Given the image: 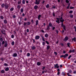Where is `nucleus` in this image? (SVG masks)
<instances>
[{
  "label": "nucleus",
  "instance_id": "c85d7f7f",
  "mask_svg": "<svg viewBox=\"0 0 76 76\" xmlns=\"http://www.w3.org/2000/svg\"><path fill=\"white\" fill-rule=\"evenodd\" d=\"M46 8H49V4H48L46 6Z\"/></svg>",
  "mask_w": 76,
  "mask_h": 76
},
{
  "label": "nucleus",
  "instance_id": "774afa93",
  "mask_svg": "<svg viewBox=\"0 0 76 76\" xmlns=\"http://www.w3.org/2000/svg\"><path fill=\"white\" fill-rule=\"evenodd\" d=\"M60 44L62 45V46H63L64 45L63 43H61Z\"/></svg>",
  "mask_w": 76,
  "mask_h": 76
},
{
  "label": "nucleus",
  "instance_id": "0e129e2a",
  "mask_svg": "<svg viewBox=\"0 0 76 76\" xmlns=\"http://www.w3.org/2000/svg\"><path fill=\"white\" fill-rule=\"evenodd\" d=\"M22 16H25V14L24 13H23L22 14Z\"/></svg>",
  "mask_w": 76,
  "mask_h": 76
},
{
  "label": "nucleus",
  "instance_id": "aec40b11",
  "mask_svg": "<svg viewBox=\"0 0 76 76\" xmlns=\"http://www.w3.org/2000/svg\"><path fill=\"white\" fill-rule=\"evenodd\" d=\"M41 15H39L38 16V19L39 20H40V18H41Z\"/></svg>",
  "mask_w": 76,
  "mask_h": 76
},
{
  "label": "nucleus",
  "instance_id": "f257e3e1",
  "mask_svg": "<svg viewBox=\"0 0 76 76\" xmlns=\"http://www.w3.org/2000/svg\"><path fill=\"white\" fill-rule=\"evenodd\" d=\"M31 25V23L29 21L24 23V26H26V25Z\"/></svg>",
  "mask_w": 76,
  "mask_h": 76
},
{
  "label": "nucleus",
  "instance_id": "4d7b16f0",
  "mask_svg": "<svg viewBox=\"0 0 76 76\" xmlns=\"http://www.w3.org/2000/svg\"><path fill=\"white\" fill-rule=\"evenodd\" d=\"M69 73H72V71L71 70H69Z\"/></svg>",
  "mask_w": 76,
  "mask_h": 76
},
{
  "label": "nucleus",
  "instance_id": "79ce46f5",
  "mask_svg": "<svg viewBox=\"0 0 76 76\" xmlns=\"http://www.w3.org/2000/svg\"><path fill=\"white\" fill-rule=\"evenodd\" d=\"M42 38L43 41H45V40L44 39V37H42Z\"/></svg>",
  "mask_w": 76,
  "mask_h": 76
},
{
  "label": "nucleus",
  "instance_id": "f704fd0d",
  "mask_svg": "<svg viewBox=\"0 0 76 76\" xmlns=\"http://www.w3.org/2000/svg\"><path fill=\"white\" fill-rule=\"evenodd\" d=\"M67 45L68 47H70V43H68L67 44Z\"/></svg>",
  "mask_w": 76,
  "mask_h": 76
},
{
  "label": "nucleus",
  "instance_id": "5701e85b",
  "mask_svg": "<svg viewBox=\"0 0 76 76\" xmlns=\"http://www.w3.org/2000/svg\"><path fill=\"white\" fill-rule=\"evenodd\" d=\"M36 48V47L35 46H33L32 48V50H35Z\"/></svg>",
  "mask_w": 76,
  "mask_h": 76
},
{
  "label": "nucleus",
  "instance_id": "7c9ffc66",
  "mask_svg": "<svg viewBox=\"0 0 76 76\" xmlns=\"http://www.w3.org/2000/svg\"><path fill=\"white\" fill-rule=\"evenodd\" d=\"M4 23H7V20H4Z\"/></svg>",
  "mask_w": 76,
  "mask_h": 76
},
{
  "label": "nucleus",
  "instance_id": "c756f323",
  "mask_svg": "<svg viewBox=\"0 0 76 76\" xmlns=\"http://www.w3.org/2000/svg\"><path fill=\"white\" fill-rule=\"evenodd\" d=\"M27 56L28 57H29L30 56V53H28L27 54Z\"/></svg>",
  "mask_w": 76,
  "mask_h": 76
},
{
  "label": "nucleus",
  "instance_id": "4468645a",
  "mask_svg": "<svg viewBox=\"0 0 76 76\" xmlns=\"http://www.w3.org/2000/svg\"><path fill=\"white\" fill-rule=\"evenodd\" d=\"M5 44L4 45L5 47H7V41L5 42Z\"/></svg>",
  "mask_w": 76,
  "mask_h": 76
},
{
  "label": "nucleus",
  "instance_id": "37998d69",
  "mask_svg": "<svg viewBox=\"0 0 76 76\" xmlns=\"http://www.w3.org/2000/svg\"><path fill=\"white\" fill-rule=\"evenodd\" d=\"M12 17L13 18H16V16L15 15H14L12 16Z\"/></svg>",
  "mask_w": 76,
  "mask_h": 76
},
{
  "label": "nucleus",
  "instance_id": "f8f14e48",
  "mask_svg": "<svg viewBox=\"0 0 76 76\" xmlns=\"http://www.w3.org/2000/svg\"><path fill=\"white\" fill-rule=\"evenodd\" d=\"M45 36L46 38H48V34H45Z\"/></svg>",
  "mask_w": 76,
  "mask_h": 76
},
{
  "label": "nucleus",
  "instance_id": "393cba45",
  "mask_svg": "<svg viewBox=\"0 0 76 76\" xmlns=\"http://www.w3.org/2000/svg\"><path fill=\"white\" fill-rule=\"evenodd\" d=\"M47 50H49L50 49V46L48 45L47 48Z\"/></svg>",
  "mask_w": 76,
  "mask_h": 76
},
{
  "label": "nucleus",
  "instance_id": "338daca9",
  "mask_svg": "<svg viewBox=\"0 0 76 76\" xmlns=\"http://www.w3.org/2000/svg\"><path fill=\"white\" fill-rule=\"evenodd\" d=\"M41 31H42V32H43V33L45 32L43 30H42Z\"/></svg>",
  "mask_w": 76,
  "mask_h": 76
},
{
  "label": "nucleus",
  "instance_id": "69168bd1",
  "mask_svg": "<svg viewBox=\"0 0 76 76\" xmlns=\"http://www.w3.org/2000/svg\"><path fill=\"white\" fill-rule=\"evenodd\" d=\"M57 70L58 72H60V69H58Z\"/></svg>",
  "mask_w": 76,
  "mask_h": 76
},
{
  "label": "nucleus",
  "instance_id": "a19ab883",
  "mask_svg": "<svg viewBox=\"0 0 76 76\" xmlns=\"http://www.w3.org/2000/svg\"><path fill=\"white\" fill-rule=\"evenodd\" d=\"M0 18L1 19H4V17L1 16L0 17Z\"/></svg>",
  "mask_w": 76,
  "mask_h": 76
},
{
  "label": "nucleus",
  "instance_id": "e433bc0d",
  "mask_svg": "<svg viewBox=\"0 0 76 76\" xmlns=\"http://www.w3.org/2000/svg\"><path fill=\"white\" fill-rule=\"evenodd\" d=\"M14 9V8H12L10 9V10H11V11H13Z\"/></svg>",
  "mask_w": 76,
  "mask_h": 76
},
{
  "label": "nucleus",
  "instance_id": "9d476101",
  "mask_svg": "<svg viewBox=\"0 0 76 76\" xmlns=\"http://www.w3.org/2000/svg\"><path fill=\"white\" fill-rule=\"evenodd\" d=\"M68 37H66L64 39V41H67V40H68Z\"/></svg>",
  "mask_w": 76,
  "mask_h": 76
},
{
  "label": "nucleus",
  "instance_id": "5fc2aeb1",
  "mask_svg": "<svg viewBox=\"0 0 76 76\" xmlns=\"http://www.w3.org/2000/svg\"><path fill=\"white\" fill-rule=\"evenodd\" d=\"M70 51H72V53H74L75 52V50H70Z\"/></svg>",
  "mask_w": 76,
  "mask_h": 76
},
{
  "label": "nucleus",
  "instance_id": "f3484780",
  "mask_svg": "<svg viewBox=\"0 0 76 76\" xmlns=\"http://www.w3.org/2000/svg\"><path fill=\"white\" fill-rule=\"evenodd\" d=\"M36 25H38V20H37L36 22Z\"/></svg>",
  "mask_w": 76,
  "mask_h": 76
},
{
  "label": "nucleus",
  "instance_id": "4c0bfd02",
  "mask_svg": "<svg viewBox=\"0 0 76 76\" xmlns=\"http://www.w3.org/2000/svg\"><path fill=\"white\" fill-rule=\"evenodd\" d=\"M69 13H73V11L71 10V11H69Z\"/></svg>",
  "mask_w": 76,
  "mask_h": 76
},
{
  "label": "nucleus",
  "instance_id": "6ab92c4d",
  "mask_svg": "<svg viewBox=\"0 0 76 76\" xmlns=\"http://www.w3.org/2000/svg\"><path fill=\"white\" fill-rule=\"evenodd\" d=\"M34 8L35 9H37L38 8V6L37 5H36L34 6Z\"/></svg>",
  "mask_w": 76,
  "mask_h": 76
},
{
  "label": "nucleus",
  "instance_id": "bb28decb",
  "mask_svg": "<svg viewBox=\"0 0 76 76\" xmlns=\"http://www.w3.org/2000/svg\"><path fill=\"white\" fill-rule=\"evenodd\" d=\"M14 44H15V42L14 41L12 42V45H14Z\"/></svg>",
  "mask_w": 76,
  "mask_h": 76
},
{
  "label": "nucleus",
  "instance_id": "603ef678",
  "mask_svg": "<svg viewBox=\"0 0 76 76\" xmlns=\"http://www.w3.org/2000/svg\"><path fill=\"white\" fill-rule=\"evenodd\" d=\"M70 9H74V7H70Z\"/></svg>",
  "mask_w": 76,
  "mask_h": 76
},
{
  "label": "nucleus",
  "instance_id": "864d4df0",
  "mask_svg": "<svg viewBox=\"0 0 76 76\" xmlns=\"http://www.w3.org/2000/svg\"><path fill=\"white\" fill-rule=\"evenodd\" d=\"M1 60H2V61H4V58H1Z\"/></svg>",
  "mask_w": 76,
  "mask_h": 76
},
{
  "label": "nucleus",
  "instance_id": "412c9836",
  "mask_svg": "<svg viewBox=\"0 0 76 76\" xmlns=\"http://www.w3.org/2000/svg\"><path fill=\"white\" fill-rule=\"evenodd\" d=\"M49 26V27H50V26H52V24H51V23H49V26Z\"/></svg>",
  "mask_w": 76,
  "mask_h": 76
},
{
  "label": "nucleus",
  "instance_id": "bf43d9fd",
  "mask_svg": "<svg viewBox=\"0 0 76 76\" xmlns=\"http://www.w3.org/2000/svg\"><path fill=\"white\" fill-rule=\"evenodd\" d=\"M42 45H45V42H43Z\"/></svg>",
  "mask_w": 76,
  "mask_h": 76
},
{
  "label": "nucleus",
  "instance_id": "c03bdc74",
  "mask_svg": "<svg viewBox=\"0 0 76 76\" xmlns=\"http://www.w3.org/2000/svg\"><path fill=\"white\" fill-rule=\"evenodd\" d=\"M54 54H55V55H57V53L56 52H54Z\"/></svg>",
  "mask_w": 76,
  "mask_h": 76
},
{
  "label": "nucleus",
  "instance_id": "423d86ee",
  "mask_svg": "<svg viewBox=\"0 0 76 76\" xmlns=\"http://www.w3.org/2000/svg\"><path fill=\"white\" fill-rule=\"evenodd\" d=\"M54 68L58 69L59 68V66L58 65V64H56L54 65Z\"/></svg>",
  "mask_w": 76,
  "mask_h": 76
},
{
  "label": "nucleus",
  "instance_id": "a211bd4d",
  "mask_svg": "<svg viewBox=\"0 0 76 76\" xmlns=\"http://www.w3.org/2000/svg\"><path fill=\"white\" fill-rule=\"evenodd\" d=\"M37 64L38 66H40L41 65V63L39 62H38L37 63Z\"/></svg>",
  "mask_w": 76,
  "mask_h": 76
},
{
  "label": "nucleus",
  "instance_id": "0eeeda50",
  "mask_svg": "<svg viewBox=\"0 0 76 76\" xmlns=\"http://www.w3.org/2000/svg\"><path fill=\"white\" fill-rule=\"evenodd\" d=\"M57 20H56V22L58 23H60V18H57Z\"/></svg>",
  "mask_w": 76,
  "mask_h": 76
},
{
  "label": "nucleus",
  "instance_id": "6e6552de",
  "mask_svg": "<svg viewBox=\"0 0 76 76\" xmlns=\"http://www.w3.org/2000/svg\"><path fill=\"white\" fill-rule=\"evenodd\" d=\"M40 37L39 36H36L35 37V39H39Z\"/></svg>",
  "mask_w": 76,
  "mask_h": 76
},
{
  "label": "nucleus",
  "instance_id": "c9c22d12",
  "mask_svg": "<svg viewBox=\"0 0 76 76\" xmlns=\"http://www.w3.org/2000/svg\"><path fill=\"white\" fill-rule=\"evenodd\" d=\"M66 2L67 3H69V1L68 0H66Z\"/></svg>",
  "mask_w": 76,
  "mask_h": 76
},
{
  "label": "nucleus",
  "instance_id": "a18cd8bd",
  "mask_svg": "<svg viewBox=\"0 0 76 76\" xmlns=\"http://www.w3.org/2000/svg\"><path fill=\"white\" fill-rule=\"evenodd\" d=\"M72 57V55H70V56L68 57V59H70V57Z\"/></svg>",
  "mask_w": 76,
  "mask_h": 76
},
{
  "label": "nucleus",
  "instance_id": "8fccbe9b",
  "mask_svg": "<svg viewBox=\"0 0 76 76\" xmlns=\"http://www.w3.org/2000/svg\"><path fill=\"white\" fill-rule=\"evenodd\" d=\"M45 67L44 66L42 68V70H44V69H45Z\"/></svg>",
  "mask_w": 76,
  "mask_h": 76
},
{
  "label": "nucleus",
  "instance_id": "2f4dec72",
  "mask_svg": "<svg viewBox=\"0 0 76 76\" xmlns=\"http://www.w3.org/2000/svg\"><path fill=\"white\" fill-rule=\"evenodd\" d=\"M70 17L71 18H73V15H70Z\"/></svg>",
  "mask_w": 76,
  "mask_h": 76
},
{
  "label": "nucleus",
  "instance_id": "4be33fe9",
  "mask_svg": "<svg viewBox=\"0 0 76 76\" xmlns=\"http://www.w3.org/2000/svg\"><path fill=\"white\" fill-rule=\"evenodd\" d=\"M9 70V69L8 67L6 68L5 69V71H8Z\"/></svg>",
  "mask_w": 76,
  "mask_h": 76
},
{
  "label": "nucleus",
  "instance_id": "de8ad7c7",
  "mask_svg": "<svg viewBox=\"0 0 76 76\" xmlns=\"http://www.w3.org/2000/svg\"><path fill=\"white\" fill-rule=\"evenodd\" d=\"M20 3H21V1H20L18 2V4H20Z\"/></svg>",
  "mask_w": 76,
  "mask_h": 76
},
{
  "label": "nucleus",
  "instance_id": "6e6d98bb",
  "mask_svg": "<svg viewBox=\"0 0 76 76\" xmlns=\"http://www.w3.org/2000/svg\"><path fill=\"white\" fill-rule=\"evenodd\" d=\"M4 44V41H3L2 42V45H3V44Z\"/></svg>",
  "mask_w": 76,
  "mask_h": 76
},
{
  "label": "nucleus",
  "instance_id": "cd10ccee",
  "mask_svg": "<svg viewBox=\"0 0 76 76\" xmlns=\"http://www.w3.org/2000/svg\"><path fill=\"white\" fill-rule=\"evenodd\" d=\"M72 41H74L75 42V41H76V38L74 37V38H73Z\"/></svg>",
  "mask_w": 76,
  "mask_h": 76
},
{
  "label": "nucleus",
  "instance_id": "b1692460",
  "mask_svg": "<svg viewBox=\"0 0 76 76\" xmlns=\"http://www.w3.org/2000/svg\"><path fill=\"white\" fill-rule=\"evenodd\" d=\"M4 6H5V5H4V4H2L1 5L2 7H4Z\"/></svg>",
  "mask_w": 76,
  "mask_h": 76
},
{
  "label": "nucleus",
  "instance_id": "e2e57ef3",
  "mask_svg": "<svg viewBox=\"0 0 76 76\" xmlns=\"http://www.w3.org/2000/svg\"><path fill=\"white\" fill-rule=\"evenodd\" d=\"M31 22H32V23H34V20H31Z\"/></svg>",
  "mask_w": 76,
  "mask_h": 76
},
{
  "label": "nucleus",
  "instance_id": "dca6fc26",
  "mask_svg": "<svg viewBox=\"0 0 76 76\" xmlns=\"http://www.w3.org/2000/svg\"><path fill=\"white\" fill-rule=\"evenodd\" d=\"M20 12H21V13H23V8L21 9Z\"/></svg>",
  "mask_w": 76,
  "mask_h": 76
},
{
  "label": "nucleus",
  "instance_id": "ea45409f",
  "mask_svg": "<svg viewBox=\"0 0 76 76\" xmlns=\"http://www.w3.org/2000/svg\"><path fill=\"white\" fill-rule=\"evenodd\" d=\"M46 42L47 44H48V45H49V42L48 41H46Z\"/></svg>",
  "mask_w": 76,
  "mask_h": 76
},
{
  "label": "nucleus",
  "instance_id": "39448f33",
  "mask_svg": "<svg viewBox=\"0 0 76 76\" xmlns=\"http://www.w3.org/2000/svg\"><path fill=\"white\" fill-rule=\"evenodd\" d=\"M60 20L61 22H62V23H63L64 20L63 19V17H61L60 18Z\"/></svg>",
  "mask_w": 76,
  "mask_h": 76
},
{
  "label": "nucleus",
  "instance_id": "58836bf2",
  "mask_svg": "<svg viewBox=\"0 0 76 76\" xmlns=\"http://www.w3.org/2000/svg\"><path fill=\"white\" fill-rule=\"evenodd\" d=\"M62 74L63 76H64L66 75V74H65V73L63 72L62 73Z\"/></svg>",
  "mask_w": 76,
  "mask_h": 76
},
{
  "label": "nucleus",
  "instance_id": "a878e982",
  "mask_svg": "<svg viewBox=\"0 0 76 76\" xmlns=\"http://www.w3.org/2000/svg\"><path fill=\"white\" fill-rule=\"evenodd\" d=\"M1 72L2 73H4V70H2L1 71Z\"/></svg>",
  "mask_w": 76,
  "mask_h": 76
},
{
  "label": "nucleus",
  "instance_id": "052dcab7",
  "mask_svg": "<svg viewBox=\"0 0 76 76\" xmlns=\"http://www.w3.org/2000/svg\"><path fill=\"white\" fill-rule=\"evenodd\" d=\"M29 29H27V32H29Z\"/></svg>",
  "mask_w": 76,
  "mask_h": 76
},
{
  "label": "nucleus",
  "instance_id": "ddd939ff",
  "mask_svg": "<svg viewBox=\"0 0 76 76\" xmlns=\"http://www.w3.org/2000/svg\"><path fill=\"white\" fill-rule=\"evenodd\" d=\"M50 29V27L49 26H48L46 29V30H47V31H49Z\"/></svg>",
  "mask_w": 76,
  "mask_h": 76
},
{
  "label": "nucleus",
  "instance_id": "7ed1b4c3",
  "mask_svg": "<svg viewBox=\"0 0 76 76\" xmlns=\"http://www.w3.org/2000/svg\"><path fill=\"white\" fill-rule=\"evenodd\" d=\"M40 0H36V2H35V4H39V3L40 2Z\"/></svg>",
  "mask_w": 76,
  "mask_h": 76
},
{
  "label": "nucleus",
  "instance_id": "3c124183",
  "mask_svg": "<svg viewBox=\"0 0 76 76\" xmlns=\"http://www.w3.org/2000/svg\"><path fill=\"white\" fill-rule=\"evenodd\" d=\"M60 72H58L57 73V75H59L60 74Z\"/></svg>",
  "mask_w": 76,
  "mask_h": 76
},
{
  "label": "nucleus",
  "instance_id": "72a5a7b5",
  "mask_svg": "<svg viewBox=\"0 0 76 76\" xmlns=\"http://www.w3.org/2000/svg\"><path fill=\"white\" fill-rule=\"evenodd\" d=\"M22 3L23 4H25V1H24V0H23L22 1Z\"/></svg>",
  "mask_w": 76,
  "mask_h": 76
},
{
  "label": "nucleus",
  "instance_id": "09e8293b",
  "mask_svg": "<svg viewBox=\"0 0 76 76\" xmlns=\"http://www.w3.org/2000/svg\"><path fill=\"white\" fill-rule=\"evenodd\" d=\"M11 38H14V35H12Z\"/></svg>",
  "mask_w": 76,
  "mask_h": 76
},
{
  "label": "nucleus",
  "instance_id": "9b49d317",
  "mask_svg": "<svg viewBox=\"0 0 76 76\" xmlns=\"http://www.w3.org/2000/svg\"><path fill=\"white\" fill-rule=\"evenodd\" d=\"M17 54L16 53H14L13 54V57H17Z\"/></svg>",
  "mask_w": 76,
  "mask_h": 76
},
{
  "label": "nucleus",
  "instance_id": "f03ea898",
  "mask_svg": "<svg viewBox=\"0 0 76 76\" xmlns=\"http://www.w3.org/2000/svg\"><path fill=\"white\" fill-rule=\"evenodd\" d=\"M68 54H66L65 55H61L60 56V57H64V58H66V57H67L68 56Z\"/></svg>",
  "mask_w": 76,
  "mask_h": 76
},
{
  "label": "nucleus",
  "instance_id": "680f3d73",
  "mask_svg": "<svg viewBox=\"0 0 76 76\" xmlns=\"http://www.w3.org/2000/svg\"><path fill=\"white\" fill-rule=\"evenodd\" d=\"M0 40L1 41H3V38H0Z\"/></svg>",
  "mask_w": 76,
  "mask_h": 76
},
{
  "label": "nucleus",
  "instance_id": "473e14b6",
  "mask_svg": "<svg viewBox=\"0 0 76 76\" xmlns=\"http://www.w3.org/2000/svg\"><path fill=\"white\" fill-rule=\"evenodd\" d=\"M20 7V6L19 5H18L17 6V8L18 9H19Z\"/></svg>",
  "mask_w": 76,
  "mask_h": 76
},
{
  "label": "nucleus",
  "instance_id": "20e7f679",
  "mask_svg": "<svg viewBox=\"0 0 76 76\" xmlns=\"http://www.w3.org/2000/svg\"><path fill=\"white\" fill-rule=\"evenodd\" d=\"M61 26L62 27H63L64 29V31H66V26L64 25L63 23H61Z\"/></svg>",
  "mask_w": 76,
  "mask_h": 76
},
{
  "label": "nucleus",
  "instance_id": "13d9d810",
  "mask_svg": "<svg viewBox=\"0 0 76 76\" xmlns=\"http://www.w3.org/2000/svg\"><path fill=\"white\" fill-rule=\"evenodd\" d=\"M56 31L57 34L58 33V31L57 30H56Z\"/></svg>",
  "mask_w": 76,
  "mask_h": 76
},
{
  "label": "nucleus",
  "instance_id": "2eb2a0df",
  "mask_svg": "<svg viewBox=\"0 0 76 76\" xmlns=\"http://www.w3.org/2000/svg\"><path fill=\"white\" fill-rule=\"evenodd\" d=\"M1 32L3 34H5V30L1 31Z\"/></svg>",
  "mask_w": 76,
  "mask_h": 76
},
{
  "label": "nucleus",
  "instance_id": "1a4fd4ad",
  "mask_svg": "<svg viewBox=\"0 0 76 76\" xmlns=\"http://www.w3.org/2000/svg\"><path fill=\"white\" fill-rule=\"evenodd\" d=\"M5 9H8L9 7V5H8V4H5Z\"/></svg>",
  "mask_w": 76,
  "mask_h": 76
},
{
  "label": "nucleus",
  "instance_id": "49530a36",
  "mask_svg": "<svg viewBox=\"0 0 76 76\" xmlns=\"http://www.w3.org/2000/svg\"><path fill=\"white\" fill-rule=\"evenodd\" d=\"M4 65L5 66H7V64L5 63L4 64Z\"/></svg>",
  "mask_w": 76,
  "mask_h": 76
}]
</instances>
